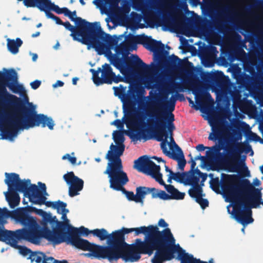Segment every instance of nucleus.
<instances>
[{"instance_id":"obj_1","label":"nucleus","mask_w":263,"mask_h":263,"mask_svg":"<svg viewBox=\"0 0 263 263\" xmlns=\"http://www.w3.org/2000/svg\"><path fill=\"white\" fill-rule=\"evenodd\" d=\"M0 71V103L9 102L16 111L0 109V124L5 127L2 138L11 139L17 135L20 129L41 126H47L52 130L54 121L51 117L42 114H37L36 106L29 102L26 96L24 99L9 93L6 87L15 93L23 89L17 83V73L14 69Z\"/></svg>"},{"instance_id":"obj_2","label":"nucleus","mask_w":263,"mask_h":263,"mask_svg":"<svg viewBox=\"0 0 263 263\" xmlns=\"http://www.w3.org/2000/svg\"><path fill=\"white\" fill-rule=\"evenodd\" d=\"M135 236L141 234L145 235L143 240L137 238L130 245L131 262L138 261L141 255H152L156 251L152 263H163L173 259L177 251L174 238L169 228L160 231L158 226L149 225L133 228Z\"/></svg>"},{"instance_id":"obj_3","label":"nucleus","mask_w":263,"mask_h":263,"mask_svg":"<svg viewBox=\"0 0 263 263\" xmlns=\"http://www.w3.org/2000/svg\"><path fill=\"white\" fill-rule=\"evenodd\" d=\"M224 176L222 188L229 201L234 203L235 219L244 226L253 222L251 209L263 205L260 190L255 188L248 179H241L238 175Z\"/></svg>"},{"instance_id":"obj_4","label":"nucleus","mask_w":263,"mask_h":263,"mask_svg":"<svg viewBox=\"0 0 263 263\" xmlns=\"http://www.w3.org/2000/svg\"><path fill=\"white\" fill-rule=\"evenodd\" d=\"M212 126V132L210 134L208 139L210 140L218 141V144H216L211 147H208L210 151H206V156L214 159L215 161H220L223 159L227 160L226 165L229 172H237L242 166L245 170L248 168L245 166V160L246 158L244 156L243 159L240 161V155L245 152L246 154L251 152V155L253 154L251 146L247 143H236L224 147V142L227 140L228 129L227 126L221 122H215Z\"/></svg>"},{"instance_id":"obj_5","label":"nucleus","mask_w":263,"mask_h":263,"mask_svg":"<svg viewBox=\"0 0 263 263\" xmlns=\"http://www.w3.org/2000/svg\"><path fill=\"white\" fill-rule=\"evenodd\" d=\"M176 100L166 101L164 109H155L146 111V115L149 118L147 122L144 121L143 116L138 115L130 123L134 127L129 133V137L133 141L140 140L141 139L146 141L151 137L147 134L152 132L155 139L158 141L163 140V137L168 138V134L166 130V122L170 115L175 110Z\"/></svg>"},{"instance_id":"obj_6","label":"nucleus","mask_w":263,"mask_h":263,"mask_svg":"<svg viewBox=\"0 0 263 263\" xmlns=\"http://www.w3.org/2000/svg\"><path fill=\"white\" fill-rule=\"evenodd\" d=\"M11 217L17 222L27 228H22L15 231L5 229V233H2L3 239L8 240L11 243L16 246L18 240H25L34 245H39L42 238H45L54 245L55 239L52 238L49 229L44 227L42 228L36 222L35 219L31 216L24 208H19L12 212Z\"/></svg>"},{"instance_id":"obj_7","label":"nucleus","mask_w":263,"mask_h":263,"mask_svg":"<svg viewBox=\"0 0 263 263\" xmlns=\"http://www.w3.org/2000/svg\"><path fill=\"white\" fill-rule=\"evenodd\" d=\"M61 25L71 31L70 35L74 41H78L88 47H92L100 54L105 50L115 46L118 41L116 37H112L109 34L101 33L93 30V28L83 27H78V25L74 27L68 21L63 22ZM89 49V48L88 47Z\"/></svg>"},{"instance_id":"obj_8","label":"nucleus","mask_w":263,"mask_h":263,"mask_svg":"<svg viewBox=\"0 0 263 263\" xmlns=\"http://www.w3.org/2000/svg\"><path fill=\"white\" fill-rule=\"evenodd\" d=\"M134 167L139 172L151 176L160 185L164 186L168 194L169 200H182L185 196V193L179 192L174 186L166 184L162 179V175L160 173V166L156 165L146 155L140 157L134 161Z\"/></svg>"},{"instance_id":"obj_9","label":"nucleus","mask_w":263,"mask_h":263,"mask_svg":"<svg viewBox=\"0 0 263 263\" xmlns=\"http://www.w3.org/2000/svg\"><path fill=\"white\" fill-rule=\"evenodd\" d=\"M134 40L154 52V60L157 61L160 67H174L182 62L180 59L174 54L168 57V52L164 50V45L160 41L155 40L145 35L135 36Z\"/></svg>"},{"instance_id":"obj_10","label":"nucleus","mask_w":263,"mask_h":263,"mask_svg":"<svg viewBox=\"0 0 263 263\" xmlns=\"http://www.w3.org/2000/svg\"><path fill=\"white\" fill-rule=\"evenodd\" d=\"M109 160L104 174L109 178V187L115 191H119L129 181L127 174L123 171L122 160L120 158H106Z\"/></svg>"},{"instance_id":"obj_11","label":"nucleus","mask_w":263,"mask_h":263,"mask_svg":"<svg viewBox=\"0 0 263 263\" xmlns=\"http://www.w3.org/2000/svg\"><path fill=\"white\" fill-rule=\"evenodd\" d=\"M110 62L111 64L123 74L134 71L148 72L157 67L156 65L153 67H149L136 54H133L132 58L114 56L110 58Z\"/></svg>"},{"instance_id":"obj_12","label":"nucleus","mask_w":263,"mask_h":263,"mask_svg":"<svg viewBox=\"0 0 263 263\" xmlns=\"http://www.w3.org/2000/svg\"><path fill=\"white\" fill-rule=\"evenodd\" d=\"M91 234L93 236L98 237L101 240L107 239V245L101 246L97 245L99 247V252L101 254L102 259H107L109 262L118 260L117 246L114 242V235L112 232L108 234L105 229H96L91 230Z\"/></svg>"},{"instance_id":"obj_13","label":"nucleus","mask_w":263,"mask_h":263,"mask_svg":"<svg viewBox=\"0 0 263 263\" xmlns=\"http://www.w3.org/2000/svg\"><path fill=\"white\" fill-rule=\"evenodd\" d=\"M90 71L92 74L93 81L97 86L118 83L124 81V78L120 75L116 76L110 65L107 63L103 65L102 67H98L97 70L90 69Z\"/></svg>"},{"instance_id":"obj_14","label":"nucleus","mask_w":263,"mask_h":263,"mask_svg":"<svg viewBox=\"0 0 263 263\" xmlns=\"http://www.w3.org/2000/svg\"><path fill=\"white\" fill-rule=\"evenodd\" d=\"M132 232L133 228H126L112 232L114 242L117 246L118 260L121 258L125 262H131L130 245L125 241V234Z\"/></svg>"},{"instance_id":"obj_15","label":"nucleus","mask_w":263,"mask_h":263,"mask_svg":"<svg viewBox=\"0 0 263 263\" xmlns=\"http://www.w3.org/2000/svg\"><path fill=\"white\" fill-rule=\"evenodd\" d=\"M5 183L8 186L9 189L15 190L16 192H19L24 193V196L29 198L31 202L32 197V192L30 190V180H21L17 174L12 173H5Z\"/></svg>"},{"instance_id":"obj_16","label":"nucleus","mask_w":263,"mask_h":263,"mask_svg":"<svg viewBox=\"0 0 263 263\" xmlns=\"http://www.w3.org/2000/svg\"><path fill=\"white\" fill-rule=\"evenodd\" d=\"M64 242H66L76 248L83 251H89V253L86 254L87 256H92L95 258L98 259H102L101 254L99 252V247L93 243L90 242L86 239H83L80 237H73L65 235V240Z\"/></svg>"},{"instance_id":"obj_17","label":"nucleus","mask_w":263,"mask_h":263,"mask_svg":"<svg viewBox=\"0 0 263 263\" xmlns=\"http://www.w3.org/2000/svg\"><path fill=\"white\" fill-rule=\"evenodd\" d=\"M49 223L53 226L55 224V227L53 228L52 230L49 229L50 234H49L50 237L55 239L54 241V245H59L65 240V234L69 226L66 222L59 221L56 216H51V220Z\"/></svg>"},{"instance_id":"obj_18","label":"nucleus","mask_w":263,"mask_h":263,"mask_svg":"<svg viewBox=\"0 0 263 263\" xmlns=\"http://www.w3.org/2000/svg\"><path fill=\"white\" fill-rule=\"evenodd\" d=\"M113 139L117 145L112 143L110 146V150L108 151L105 158H120L124 153L125 138L123 133L120 130H116L113 133Z\"/></svg>"},{"instance_id":"obj_19","label":"nucleus","mask_w":263,"mask_h":263,"mask_svg":"<svg viewBox=\"0 0 263 263\" xmlns=\"http://www.w3.org/2000/svg\"><path fill=\"white\" fill-rule=\"evenodd\" d=\"M63 179L69 185L68 194L73 197L80 194L84 186L83 180L74 175L73 172H68L63 176Z\"/></svg>"},{"instance_id":"obj_20","label":"nucleus","mask_w":263,"mask_h":263,"mask_svg":"<svg viewBox=\"0 0 263 263\" xmlns=\"http://www.w3.org/2000/svg\"><path fill=\"white\" fill-rule=\"evenodd\" d=\"M68 11L67 13H66V15H65L68 16L71 21L74 22L76 25H78L79 28L83 27L86 28L92 27L94 31L100 32L101 33H106L102 29L99 22L89 23L80 17H77L76 11L71 12L68 9Z\"/></svg>"},{"instance_id":"obj_21","label":"nucleus","mask_w":263,"mask_h":263,"mask_svg":"<svg viewBox=\"0 0 263 263\" xmlns=\"http://www.w3.org/2000/svg\"><path fill=\"white\" fill-rule=\"evenodd\" d=\"M137 96V90L135 88H129L128 93L124 94V99H123L124 112L126 115H130L134 109L135 103L133 100H135Z\"/></svg>"},{"instance_id":"obj_22","label":"nucleus","mask_w":263,"mask_h":263,"mask_svg":"<svg viewBox=\"0 0 263 263\" xmlns=\"http://www.w3.org/2000/svg\"><path fill=\"white\" fill-rule=\"evenodd\" d=\"M37 8L45 13L53 11L59 14L63 13L65 15H66V13L68 12L67 8H60L58 5L51 3L50 0H40Z\"/></svg>"},{"instance_id":"obj_23","label":"nucleus","mask_w":263,"mask_h":263,"mask_svg":"<svg viewBox=\"0 0 263 263\" xmlns=\"http://www.w3.org/2000/svg\"><path fill=\"white\" fill-rule=\"evenodd\" d=\"M181 12L179 10H175L174 12H165L163 15V18L161 21L162 25L168 28H172L176 26L177 19L181 15Z\"/></svg>"},{"instance_id":"obj_24","label":"nucleus","mask_w":263,"mask_h":263,"mask_svg":"<svg viewBox=\"0 0 263 263\" xmlns=\"http://www.w3.org/2000/svg\"><path fill=\"white\" fill-rule=\"evenodd\" d=\"M179 248L178 252L177 259L180 261V263H214L213 258H211L209 262L201 260L194 257L193 255L185 252V250Z\"/></svg>"},{"instance_id":"obj_25","label":"nucleus","mask_w":263,"mask_h":263,"mask_svg":"<svg viewBox=\"0 0 263 263\" xmlns=\"http://www.w3.org/2000/svg\"><path fill=\"white\" fill-rule=\"evenodd\" d=\"M228 95H230L234 104L238 105L241 102V95L238 90H232L228 88H222L220 92V96L223 99H227Z\"/></svg>"},{"instance_id":"obj_26","label":"nucleus","mask_w":263,"mask_h":263,"mask_svg":"<svg viewBox=\"0 0 263 263\" xmlns=\"http://www.w3.org/2000/svg\"><path fill=\"white\" fill-rule=\"evenodd\" d=\"M112 37H116L118 39L117 43L114 46L112 47L105 50L102 54H103L104 52L109 50L115 47V51L117 54H122L123 57H128L127 55L129 53V48H130V41H128L127 42H123L119 45H118L119 37L117 35H111Z\"/></svg>"},{"instance_id":"obj_27","label":"nucleus","mask_w":263,"mask_h":263,"mask_svg":"<svg viewBox=\"0 0 263 263\" xmlns=\"http://www.w3.org/2000/svg\"><path fill=\"white\" fill-rule=\"evenodd\" d=\"M91 234V230L84 227H81L79 229L72 227L69 225L65 235L73 237H80V235L87 236L89 234Z\"/></svg>"},{"instance_id":"obj_28","label":"nucleus","mask_w":263,"mask_h":263,"mask_svg":"<svg viewBox=\"0 0 263 263\" xmlns=\"http://www.w3.org/2000/svg\"><path fill=\"white\" fill-rule=\"evenodd\" d=\"M47 198L46 197L41 196L40 199L33 201L32 203L35 204H45L47 207H51L53 209H55L58 213H60V203L64 202L60 200L57 201H46Z\"/></svg>"},{"instance_id":"obj_29","label":"nucleus","mask_w":263,"mask_h":263,"mask_svg":"<svg viewBox=\"0 0 263 263\" xmlns=\"http://www.w3.org/2000/svg\"><path fill=\"white\" fill-rule=\"evenodd\" d=\"M11 190L9 193H6V198L10 208H14L20 203V197L18 194L15 190Z\"/></svg>"},{"instance_id":"obj_30","label":"nucleus","mask_w":263,"mask_h":263,"mask_svg":"<svg viewBox=\"0 0 263 263\" xmlns=\"http://www.w3.org/2000/svg\"><path fill=\"white\" fill-rule=\"evenodd\" d=\"M7 47L8 50L12 54H16L18 53L19 50V47H20L23 44V41L20 38H16L15 40L9 39L7 40Z\"/></svg>"},{"instance_id":"obj_31","label":"nucleus","mask_w":263,"mask_h":263,"mask_svg":"<svg viewBox=\"0 0 263 263\" xmlns=\"http://www.w3.org/2000/svg\"><path fill=\"white\" fill-rule=\"evenodd\" d=\"M225 175H229L222 174L220 181H219V179L218 177H216L215 178H212L210 182V184L211 188L212 189L213 191H214L217 194H220L221 193L220 190V187H221V189L223 194L228 199H229L224 194V193L223 191L222 188V178L225 177V176H224ZM233 175H235L233 174Z\"/></svg>"},{"instance_id":"obj_32","label":"nucleus","mask_w":263,"mask_h":263,"mask_svg":"<svg viewBox=\"0 0 263 263\" xmlns=\"http://www.w3.org/2000/svg\"><path fill=\"white\" fill-rule=\"evenodd\" d=\"M171 159L176 160L178 162V169L183 171L186 163L182 151L177 152L172 156Z\"/></svg>"},{"instance_id":"obj_33","label":"nucleus","mask_w":263,"mask_h":263,"mask_svg":"<svg viewBox=\"0 0 263 263\" xmlns=\"http://www.w3.org/2000/svg\"><path fill=\"white\" fill-rule=\"evenodd\" d=\"M148 187L145 186H139L136 188V199L137 203H143V200L145 195L148 194Z\"/></svg>"},{"instance_id":"obj_34","label":"nucleus","mask_w":263,"mask_h":263,"mask_svg":"<svg viewBox=\"0 0 263 263\" xmlns=\"http://www.w3.org/2000/svg\"><path fill=\"white\" fill-rule=\"evenodd\" d=\"M188 191L190 196L195 200L201 196H204L205 194L203 193V190L201 186H192Z\"/></svg>"},{"instance_id":"obj_35","label":"nucleus","mask_w":263,"mask_h":263,"mask_svg":"<svg viewBox=\"0 0 263 263\" xmlns=\"http://www.w3.org/2000/svg\"><path fill=\"white\" fill-rule=\"evenodd\" d=\"M46 255L45 253L40 252H32L30 254L29 259L31 262L35 261L36 263L43 262Z\"/></svg>"},{"instance_id":"obj_36","label":"nucleus","mask_w":263,"mask_h":263,"mask_svg":"<svg viewBox=\"0 0 263 263\" xmlns=\"http://www.w3.org/2000/svg\"><path fill=\"white\" fill-rule=\"evenodd\" d=\"M171 174H172L174 176V180L177 182L180 183H183L184 184L186 182V179L189 172H185L183 173L177 172L174 173L171 172Z\"/></svg>"},{"instance_id":"obj_37","label":"nucleus","mask_w":263,"mask_h":263,"mask_svg":"<svg viewBox=\"0 0 263 263\" xmlns=\"http://www.w3.org/2000/svg\"><path fill=\"white\" fill-rule=\"evenodd\" d=\"M186 182L184 183L185 185H190L191 186H200L199 184V176L194 174H187Z\"/></svg>"},{"instance_id":"obj_38","label":"nucleus","mask_w":263,"mask_h":263,"mask_svg":"<svg viewBox=\"0 0 263 263\" xmlns=\"http://www.w3.org/2000/svg\"><path fill=\"white\" fill-rule=\"evenodd\" d=\"M38 184L39 185L40 189H39L37 185L34 184H31V188L30 189L31 191L32 192V196L36 194L40 195V193L43 191L45 192L46 190V186L45 183L39 182Z\"/></svg>"},{"instance_id":"obj_39","label":"nucleus","mask_w":263,"mask_h":263,"mask_svg":"<svg viewBox=\"0 0 263 263\" xmlns=\"http://www.w3.org/2000/svg\"><path fill=\"white\" fill-rule=\"evenodd\" d=\"M60 213L62 214V219L64 221V222L68 224L69 220L67 218V214L69 212V210L66 208L67 203L65 202L60 203Z\"/></svg>"},{"instance_id":"obj_40","label":"nucleus","mask_w":263,"mask_h":263,"mask_svg":"<svg viewBox=\"0 0 263 263\" xmlns=\"http://www.w3.org/2000/svg\"><path fill=\"white\" fill-rule=\"evenodd\" d=\"M167 138L164 137V139L163 138V140H162V142L160 144L161 148L163 152V153L167 156L169 157L170 158L172 157L173 155H174L176 153L173 152H171L170 151L167 150L166 143H167Z\"/></svg>"},{"instance_id":"obj_41","label":"nucleus","mask_w":263,"mask_h":263,"mask_svg":"<svg viewBox=\"0 0 263 263\" xmlns=\"http://www.w3.org/2000/svg\"><path fill=\"white\" fill-rule=\"evenodd\" d=\"M174 120L175 118L174 114H171L169 118L168 119V121L166 122V128H167V132L168 131L170 135H173V130L175 128V126L173 123Z\"/></svg>"},{"instance_id":"obj_42","label":"nucleus","mask_w":263,"mask_h":263,"mask_svg":"<svg viewBox=\"0 0 263 263\" xmlns=\"http://www.w3.org/2000/svg\"><path fill=\"white\" fill-rule=\"evenodd\" d=\"M120 191H121L123 194H124L126 195V197L128 200L134 201L137 203V201L136 199V194L135 195L134 192L132 191H127L125 190L124 187L122 189V190H120Z\"/></svg>"},{"instance_id":"obj_43","label":"nucleus","mask_w":263,"mask_h":263,"mask_svg":"<svg viewBox=\"0 0 263 263\" xmlns=\"http://www.w3.org/2000/svg\"><path fill=\"white\" fill-rule=\"evenodd\" d=\"M113 89L114 90L115 95L116 96L120 97L121 96H123V99H124V94H125V89L126 87L123 86L122 85H120V87H113Z\"/></svg>"},{"instance_id":"obj_44","label":"nucleus","mask_w":263,"mask_h":263,"mask_svg":"<svg viewBox=\"0 0 263 263\" xmlns=\"http://www.w3.org/2000/svg\"><path fill=\"white\" fill-rule=\"evenodd\" d=\"M23 1L24 5L27 7H36L40 2V0H17Z\"/></svg>"},{"instance_id":"obj_45","label":"nucleus","mask_w":263,"mask_h":263,"mask_svg":"<svg viewBox=\"0 0 263 263\" xmlns=\"http://www.w3.org/2000/svg\"><path fill=\"white\" fill-rule=\"evenodd\" d=\"M195 201L200 205L202 209H204L209 206V201L206 199L203 198V196L196 199Z\"/></svg>"},{"instance_id":"obj_46","label":"nucleus","mask_w":263,"mask_h":263,"mask_svg":"<svg viewBox=\"0 0 263 263\" xmlns=\"http://www.w3.org/2000/svg\"><path fill=\"white\" fill-rule=\"evenodd\" d=\"M45 14L48 18H50L54 20L56 24L61 25L63 24V21L60 19V18L58 16L54 15L51 12H48L46 13H45Z\"/></svg>"},{"instance_id":"obj_47","label":"nucleus","mask_w":263,"mask_h":263,"mask_svg":"<svg viewBox=\"0 0 263 263\" xmlns=\"http://www.w3.org/2000/svg\"><path fill=\"white\" fill-rule=\"evenodd\" d=\"M183 88L184 87L182 84L180 82H175L172 85L171 88V91L172 92H174L175 91L177 92L178 91H181Z\"/></svg>"},{"instance_id":"obj_48","label":"nucleus","mask_w":263,"mask_h":263,"mask_svg":"<svg viewBox=\"0 0 263 263\" xmlns=\"http://www.w3.org/2000/svg\"><path fill=\"white\" fill-rule=\"evenodd\" d=\"M39 211H40V212L42 213V215L44 221L46 223H49L50 220H51V214L50 213H47L41 209L39 210Z\"/></svg>"},{"instance_id":"obj_49","label":"nucleus","mask_w":263,"mask_h":263,"mask_svg":"<svg viewBox=\"0 0 263 263\" xmlns=\"http://www.w3.org/2000/svg\"><path fill=\"white\" fill-rule=\"evenodd\" d=\"M14 211H13V212ZM12 212L13 211L10 213L6 208H4L3 209L0 208V218L8 217L9 216L11 217Z\"/></svg>"},{"instance_id":"obj_50","label":"nucleus","mask_w":263,"mask_h":263,"mask_svg":"<svg viewBox=\"0 0 263 263\" xmlns=\"http://www.w3.org/2000/svg\"><path fill=\"white\" fill-rule=\"evenodd\" d=\"M149 190L148 194H152V198H158V194L159 193V190L158 189H156L155 187H148Z\"/></svg>"},{"instance_id":"obj_51","label":"nucleus","mask_w":263,"mask_h":263,"mask_svg":"<svg viewBox=\"0 0 263 263\" xmlns=\"http://www.w3.org/2000/svg\"><path fill=\"white\" fill-rule=\"evenodd\" d=\"M158 198L164 200H169L168 194L162 190H159L158 194Z\"/></svg>"},{"instance_id":"obj_52","label":"nucleus","mask_w":263,"mask_h":263,"mask_svg":"<svg viewBox=\"0 0 263 263\" xmlns=\"http://www.w3.org/2000/svg\"><path fill=\"white\" fill-rule=\"evenodd\" d=\"M62 159H68L72 164H75L77 161V158L74 157H71L69 154H67L62 157Z\"/></svg>"},{"instance_id":"obj_53","label":"nucleus","mask_w":263,"mask_h":263,"mask_svg":"<svg viewBox=\"0 0 263 263\" xmlns=\"http://www.w3.org/2000/svg\"><path fill=\"white\" fill-rule=\"evenodd\" d=\"M40 195H36V194L33 195L32 197V198H31V202L33 203L34 200L40 199V198L41 196L46 197V196L48 195V193L46 192V190H45V192L42 191V192H41V193H40Z\"/></svg>"},{"instance_id":"obj_54","label":"nucleus","mask_w":263,"mask_h":263,"mask_svg":"<svg viewBox=\"0 0 263 263\" xmlns=\"http://www.w3.org/2000/svg\"><path fill=\"white\" fill-rule=\"evenodd\" d=\"M41 84V82L39 80H35L30 83L31 88L33 89L38 88Z\"/></svg>"},{"instance_id":"obj_55","label":"nucleus","mask_w":263,"mask_h":263,"mask_svg":"<svg viewBox=\"0 0 263 263\" xmlns=\"http://www.w3.org/2000/svg\"><path fill=\"white\" fill-rule=\"evenodd\" d=\"M170 140L171 144H173L174 145V147H175L177 152L181 151L180 147L176 143L175 141H174V139L173 137V135H170Z\"/></svg>"},{"instance_id":"obj_56","label":"nucleus","mask_w":263,"mask_h":263,"mask_svg":"<svg viewBox=\"0 0 263 263\" xmlns=\"http://www.w3.org/2000/svg\"><path fill=\"white\" fill-rule=\"evenodd\" d=\"M158 226L160 227L167 228L168 224L165 221V220L161 218L160 219L158 223Z\"/></svg>"},{"instance_id":"obj_57","label":"nucleus","mask_w":263,"mask_h":263,"mask_svg":"<svg viewBox=\"0 0 263 263\" xmlns=\"http://www.w3.org/2000/svg\"><path fill=\"white\" fill-rule=\"evenodd\" d=\"M249 138L250 139L254 141H258L260 138L258 136H257L255 133H254L250 131V134L249 135Z\"/></svg>"},{"instance_id":"obj_58","label":"nucleus","mask_w":263,"mask_h":263,"mask_svg":"<svg viewBox=\"0 0 263 263\" xmlns=\"http://www.w3.org/2000/svg\"><path fill=\"white\" fill-rule=\"evenodd\" d=\"M189 163H191V170L190 171H189V174H190L191 171H193L195 169V166L196 165V163L195 162V160L193 159V158H192L191 160H190L189 161Z\"/></svg>"},{"instance_id":"obj_59","label":"nucleus","mask_w":263,"mask_h":263,"mask_svg":"<svg viewBox=\"0 0 263 263\" xmlns=\"http://www.w3.org/2000/svg\"><path fill=\"white\" fill-rule=\"evenodd\" d=\"M202 173L199 169L196 168V169L195 168L193 171H191L190 174H194L197 176H199L200 175H201Z\"/></svg>"},{"instance_id":"obj_60","label":"nucleus","mask_w":263,"mask_h":263,"mask_svg":"<svg viewBox=\"0 0 263 263\" xmlns=\"http://www.w3.org/2000/svg\"><path fill=\"white\" fill-rule=\"evenodd\" d=\"M64 82H63L62 81L58 80L56 82L55 84L53 85V87L54 88L57 87L58 86L62 87L64 85Z\"/></svg>"},{"instance_id":"obj_61","label":"nucleus","mask_w":263,"mask_h":263,"mask_svg":"<svg viewBox=\"0 0 263 263\" xmlns=\"http://www.w3.org/2000/svg\"><path fill=\"white\" fill-rule=\"evenodd\" d=\"M196 149L198 151H203L205 148H206L207 147H205L203 144H198L197 146H196Z\"/></svg>"},{"instance_id":"obj_62","label":"nucleus","mask_w":263,"mask_h":263,"mask_svg":"<svg viewBox=\"0 0 263 263\" xmlns=\"http://www.w3.org/2000/svg\"><path fill=\"white\" fill-rule=\"evenodd\" d=\"M113 124L115 125L118 127H120L122 125V122L120 120L117 119L114 121Z\"/></svg>"},{"instance_id":"obj_63","label":"nucleus","mask_w":263,"mask_h":263,"mask_svg":"<svg viewBox=\"0 0 263 263\" xmlns=\"http://www.w3.org/2000/svg\"><path fill=\"white\" fill-rule=\"evenodd\" d=\"M207 174L206 173H202L201 175L199 176V178L200 177L201 178V182H204L207 178Z\"/></svg>"},{"instance_id":"obj_64","label":"nucleus","mask_w":263,"mask_h":263,"mask_svg":"<svg viewBox=\"0 0 263 263\" xmlns=\"http://www.w3.org/2000/svg\"><path fill=\"white\" fill-rule=\"evenodd\" d=\"M260 184H261V182L259 181V180L257 178H255L253 180V184H252V185L254 186V185L258 186H259L260 185Z\"/></svg>"}]
</instances>
